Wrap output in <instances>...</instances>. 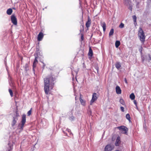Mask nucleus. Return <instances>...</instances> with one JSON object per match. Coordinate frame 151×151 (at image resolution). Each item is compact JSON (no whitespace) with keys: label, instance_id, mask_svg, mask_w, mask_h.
<instances>
[{"label":"nucleus","instance_id":"1","mask_svg":"<svg viewBox=\"0 0 151 151\" xmlns=\"http://www.w3.org/2000/svg\"><path fill=\"white\" fill-rule=\"evenodd\" d=\"M55 79V78L53 77L52 74L48 76L47 78H44V91L46 94H48L50 88L51 89L53 88Z\"/></svg>","mask_w":151,"mask_h":151},{"label":"nucleus","instance_id":"2","mask_svg":"<svg viewBox=\"0 0 151 151\" xmlns=\"http://www.w3.org/2000/svg\"><path fill=\"white\" fill-rule=\"evenodd\" d=\"M26 122V115L23 114L22 115V119L21 121V123H19L18 126V128L20 130V132L23 129L24 125Z\"/></svg>","mask_w":151,"mask_h":151},{"label":"nucleus","instance_id":"3","mask_svg":"<svg viewBox=\"0 0 151 151\" xmlns=\"http://www.w3.org/2000/svg\"><path fill=\"white\" fill-rule=\"evenodd\" d=\"M138 36L141 41L143 42L145 41V34L141 27L139 28L138 32Z\"/></svg>","mask_w":151,"mask_h":151},{"label":"nucleus","instance_id":"4","mask_svg":"<svg viewBox=\"0 0 151 151\" xmlns=\"http://www.w3.org/2000/svg\"><path fill=\"white\" fill-rule=\"evenodd\" d=\"M119 130L124 131V133L127 134L128 129L125 126H122L117 127Z\"/></svg>","mask_w":151,"mask_h":151},{"label":"nucleus","instance_id":"5","mask_svg":"<svg viewBox=\"0 0 151 151\" xmlns=\"http://www.w3.org/2000/svg\"><path fill=\"white\" fill-rule=\"evenodd\" d=\"M114 148L113 146L110 145H108L106 146L104 151H111L114 149Z\"/></svg>","mask_w":151,"mask_h":151},{"label":"nucleus","instance_id":"6","mask_svg":"<svg viewBox=\"0 0 151 151\" xmlns=\"http://www.w3.org/2000/svg\"><path fill=\"white\" fill-rule=\"evenodd\" d=\"M11 20L14 25H16L17 24V19L15 15H13L11 16Z\"/></svg>","mask_w":151,"mask_h":151},{"label":"nucleus","instance_id":"7","mask_svg":"<svg viewBox=\"0 0 151 151\" xmlns=\"http://www.w3.org/2000/svg\"><path fill=\"white\" fill-rule=\"evenodd\" d=\"M97 94L96 93H93L92 95V97L91 100V101L90 104L91 105L97 99Z\"/></svg>","mask_w":151,"mask_h":151},{"label":"nucleus","instance_id":"8","mask_svg":"<svg viewBox=\"0 0 151 151\" xmlns=\"http://www.w3.org/2000/svg\"><path fill=\"white\" fill-rule=\"evenodd\" d=\"M121 143L120 138L119 136L117 137L115 142V145L116 146H119Z\"/></svg>","mask_w":151,"mask_h":151},{"label":"nucleus","instance_id":"9","mask_svg":"<svg viewBox=\"0 0 151 151\" xmlns=\"http://www.w3.org/2000/svg\"><path fill=\"white\" fill-rule=\"evenodd\" d=\"M43 34L42 32H40L39 33L37 37L38 40L39 41L41 40L43 37Z\"/></svg>","mask_w":151,"mask_h":151},{"label":"nucleus","instance_id":"10","mask_svg":"<svg viewBox=\"0 0 151 151\" xmlns=\"http://www.w3.org/2000/svg\"><path fill=\"white\" fill-rule=\"evenodd\" d=\"M91 20L90 19L89 17H88V21L86 23V25L87 28L89 27L91 25Z\"/></svg>","mask_w":151,"mask_h":151},{"label":"nucleus","instance_id":"11","mask_svg":"<svg viewBox=\"0 0 151 151\" xmlns=\"http://www.w3.org/2000/svg\"><path fill=\"white\" fill-rule=\"evenodd\" d=\"M17 120L18 119L17 118V117H13V120L12 123V127H14L15 126Z\"/></svg>","mask_w":151,"mask_h":151},{"label":"nucleus","instance_id":"12","mask_svg":"<svg viewBox=\"0 0 151 151\" xmlns=\"http://www.w3.org/2000/svg\"><path fill=\"white\" fill-rule=\"evenodd\" d=\"M116 93L117 94H120L121 93V90L120 87L118 86L116 87Z\"/></svg>","mask_w":151,"mask_h":151},{"label":"nucleus","instance_id":"13","mask_svg":"<svg viewBox=\"0 0 151 151\" xmlns=\"http://www.w3.org/2000/svg\"><path fill=\"white\" fill-rule=\"evenodd\" d=\"M124 3L125 5L130 6L131 4L130 0H124Z\"/></svg>","mask_w":151,"mask_h":151},{"label":"nucleus","instance_id":"14","mask_svg":"<svg viewBox=\"0 0 151 151\" xmlns=\"http://www.w3.org/2000/svg\"><path fill=\"white\" fill-rule=\"evenodd\" d=\"M37 63H38V60H37V57H35V60L33 63V70L34 71H35L34 68L36 67V65Z\"/></svg>","mask_w":151,"mask_h":151},{"label":"nucleus","instance_id":"15","mask_svg":"<svg viewBox=\"0 0 151 151\" xmlns=\"http://www.w3.org/2000/svg\"><path fill=\"white\" fill-rule=\"evenodd\" d=\"M101 25L103 27V31L105 32L106 29V24L104 22L101 23Z\"/></svg>","mask_w":151,"mask_h":151},{"label":"nucleus","instance_id":"16","mask_svg":"<svg viewBox=\"0 0 151 151\" xmlns=\"http://www.w3.org/2000/svg\"><path fill=\"white\" fill-rule=\"evenodd\" d=\"M88 55L91 57H92L93 55V51L91 47H89V52Z\"/></svg>","mask_w":151,"mask_h":151},{"label":"nucleus","instance_id":"17","mask_svg":"<svg viewBox=\"0 0 151 151\" xmlns=\"http://www.w3.org/2000/svg\"><path fill=\"white\" fill-rule=\"evenodd\" d=\"M12 9L10 8L7 10L6 13L8 15H11L12 12Z\"/></svg>","mask_w":151,"mask_h":151},{"label":"nucleus","instance_id":"18","mask_svg":"<svg viewBox=\"0 0 151 151\" xmlns=\"http://www.w3.org/2000/svg\"><path fill=\"white\" fill-rule=\"evenodd\" d=\"M120 42L119 41H116L115 45V47L116 48H117L119 47V46L120 45Z\"/></svg>","mask_w":151,"mask_h":151},{"label":"nucleus","instance_id":"19","mask_svg":"<svg viewBox=\"0 0 151 151\" xmlns=\"http://www.w3.org/2000/svg\"><path fill=\"white\" fill-rule=\"evenodd\" d=\"M115 67L118 69L119 68L121 67L120 63L119 62L116 63L115 64Z\"/></svg>","mask_w":151,"mask_h":151},{"label":"nucleus","instance_id":"20","mask_svg":"<svg viewBox=\"0 0 151 151\" xmlns=\"http://www.w3.org/2000/svg\"><path fill=\"white\" fill-rule=\"evenodd\" d=\"M130 99L132 100L134 99L135 98V95L134 93H132L129 96Z\"/></svg>","mask_w":151,"mask_h":151},{"label":"nucleus","instance_id":"21","mask_svg":"<svg viewBox=\"0 0 151 151\" xmlns=\"http://www.w3.org/2000/svg\"><path fill=\"white\" fill-rule=\"evenodd\" d=\"M119 102L121 104H122V105L123 106L125 105V103L124 102V100L123 99H120Z\"/></svg>","mask_w":151,"mask_h":151},{"label":"nucleus","instance_id":"22","mask_svg":"<svg viewBox=\"0 0 151 151\" xmlns=\"http://www.w3.org/2000/svg\"><path fill=\"white\" fill-rule=\"evenodd\" d=\"M25 70L27 71L29 70V66L28 64L26 63L25 64L24 66Z\"/></svg>","mask_w":151,"mask_h":151},{"label":"nucleus","instance_id":"23","mask_svg":"<svg viewBox=\"0 0 151 151\" xmlns=\"http://www.w3.org/2000/svg\"><path fill=\"white\" fill-rule=\"evenodd\" d=\"M80 101L81 104L83 106L85 105V101H83L81 98H80Z\"/></svg>","mask_w":151,"mask_h":151},{"label":"nucleus","instance_id":"24","mask_svg":"<svg viewBox=\"0 0 151 151\" xmlns=\"http://www.w3.org/2000/svg\"><path fill=\"white\" fill-rule=\"evenodd\" d=\"M132 18H133V19L134 21V24H137V22H136L137 17H136V16L135 15L133 16Z\"/></svg>","mask_w":151,"mask_h":151},{"label":"nucleus","instance_id":"25","mask_svg":"<svg viewBox=\"0 0 151 151\" xmlns=\"http://www.w3.org/2000/svg\"><path fill=\"white\" fill-rule=\"evenodd\" d=\"M114 30L113 29H111L110 30V32L109 33V36H111L114 33Z\"/></svg>","mask_w":151,"mask_h":151},{"label":"nucleus","instance_id":"26","mask_svg":"<svg viewBox=\"0 0 151 151\" xmlns=\"http://www.w3.org/2000/svg\"><path fill=\"white\" fill-rule=\"evenodd\" d=\"M126 119H128L129 121V122L130 121V115L129 114H127L126 115Z\"/></svg>","mask_w":151,"mask_h":151},{"label":"nucleus","instance_id":"27","mask_svg":"<svg viewBox=\"0 0 151 151\" xmlns=\"http://www.w3.org/2000/svg\"><path fill=\"white\" fill-rule=\"evenodd\" d=\"M9 92L10 93V95L11 97H12L13 96V93L12 90L10 89H9Z\"/></svg>","mask_w":151,"mask_h":151},{"label":"nucleus","instance_id":"28","mask_svg":"<svg viewBox=\"0 0 151 151\" xmlns=\"http://www.w3.org/2000/svg\"><path fill=\"white\" fill-rule=\"evenodd\" d=\"M124 24L122 23H121L119 26V27L120 28H122L124 27Z\"/></svg>","mask_w":151,"mask_h":151},{"label":"nucleus","instance_id":"29","mask_svg":"<svg viewBox=\"0 0 151 151\" xmlns=\"http://www.w3.org/2000/svg\"><path fill=\"white\" fill-rule=\"evenodd\" d=\"M32 108H31L30 110H29L27 114L28 116H29L31 115V111H32L31 110H32Z\"/></svg>","mask_w":151,"mask_h":151},{"label":"nucleus","instance_id":"30","mask_svg":"<svg viewBox=\"0 0 151 151\" xmlns=\"http://www.w3.org/2000/svg\"><path fill=\"white\" fill-rule=\"evenodd\" d=\"M66 131H67L68 133H69V134L70 135H71V134H72L73 135V134L71 133L70 129H66Z\"/></svg>","mask_w":151,"mask_h":151},{"label":"nucleus","instance_id":"31","mask_svg":"<svg viewBox=\"0 0 151 151\" xmlns=\"http://www.w3.org/2000/svg\"><path fill=\"white\" fill-rule=\"evenodd\" d=\"M69 119L71 121H73L74 119V117L72 116L70 117L69 118Z\"/></svg>","mask_w":151,"mask_h":151},{"label":"nucleus","instance_id":"32","mask_svg":"<svg viewBox=\"0 0 151 151\" xmlns=\"http://www.w3.org/2000/svg\"><path fill=\"white\" fill-rule=\"evenodd\" d=\"M120 109L122 111L124 112V108L123 107L121 106L120 107Z\"/></svg>","mask_w":151,"mask_h":151},{"label":"nucleus","instance_id":"33","mask_svg":"<svg viewBox=\"0 0 151 151\" xmlns=\"http://www.w3.org/2000/svg\"><path fill=\"white\" fill-rule=\"evenodd\" d=\"M142 46H141L140 47V48L139 50L140 51V52L141 53V54L142 53Z\"/></svg>","mask_w":151,"mask_h":151},{"label":"nucleus","instance_id":"34","mask_svg":"<svg viewBox=\"0 0 151 151\" xmlns=\"http://www.w3.org/2000/svg\"><path fill=\"white\" fill-rule=\"evenodd\" d=\"M95 68L96 69L97 73H98L99 69V67H98L97 66H96L95 67Z\"/></svg>","mask_w":151,"mask_h":151},{"label":"nucleus","instance_id":"35","mask_svg":"<svg viewBox=\"0 0 151 151\" xmlns=\"http://www.w3.org/2000/svg\"><path fill=\"white\" fill-rule=\"evenodd\" d=\"M124 81H125V83L126 84H127L128 83H127V79L126 78H124Z\"/></svg>","mask_w":151,"mask_h":151},{"label":"nucleus","instance_id":"36","mask_svg":"<svg viewBox=\"0 0 151 151\" xmlns=\"http://www.w3.org/2000/svg\"><path fill=\"white\" fill-rule=\"evenodd\" d=\"M134 104H135L136 106H137V102L136 101V100H134Z\"/></svg>","mask_w":151,"mask_h":151},{"label":"nucleus","instance_id":"37","mask_svg":"<svg viewBox=\"0 0 151 151\" xmlns=\"http://www.w3.org/2000/svg\"><path fill=\"white\" fill-rule=\"evenodd\" d=\"M81 39L82 40H83V35H82L81 36Z\"/></svg>","mask_w":151,"mask_h":151},{"label":"nucleus","instance_id":"38","mask_svg":"<svg viewBox=\"0 0 151 151\" xmlns=\"http://www.w3.org/2000/svg\"><path fill=\"white\" fill-rule=\"evenodd\" d=\"M78 70L75 71V72L76 73V74H77V73H78Z\"/></svg>","mask_w":151,"mask_h":151},{"label":"nucleus","instance_id":"39","mask_svg":"<svg viewBox=\"0 0 151 151\" xmlns=\"http://www.w3.org/2000/svg\"><path fill=\"white\" fill-rule=\"evenodd\" d=\"M63 133L64 134H65L66 136H67V134L64 131H63Z\"/></svg>","mask_w":151,"mask_h":151},{"label":"nucleus","instance_id":"40","mask_svg":"<svg viewBox=\"0 0 151 151\" xmlns=\"http://www.w3.org/2000/svg\"><path fill=\"white\" fill-rule=\"evenodd\" d=\"M12 150V149L10 148L9 150H8V151H11V150Z\"/></svg>","mask_w":151,"mask_h":151},{"label":"nucleus","instance_id":"41","mask_svg":"<svg viewBox=\"0 0 151 151\" xmlns=\"http://www.w3.org/2000/svg\"><path fill=\"white\" fill-rule=\"evenodd\" d=\"M149 58L150 60H151V57L150 56H149Z\"/></svg>","mask_w":151,"mask_h":151},{"label":"nucleus","instance_id":"42","mask_svg":"<svg viewBox=\"0 0 151 151\" xmlns=\"http://www.w3.org/2000/svg\"><path fill=\"white\" fill-rule=\"evenodd\" d=\"M115 151H119L118 150H116Z\"/></svg>","mask_w":151,"mask_h":151},{"label":"nucleus","instance_id":"43","mask_svg":"<svg viewBox=\"0 0 151 151\" xmlns=\"http://www.w3.org/2000/svg\"><path fill=\"white\" fill-rule=\"evenodd\" d=\"M132 8H130V9L131 10V11H132Z\"/></svg>","mask_w":151,"mask_h":151},{"label":"nucleus","instance_id":"44","mask_svg":"<svg viewBox=\"0 0 151 151\" xmlns=\"http://www.w3.org/2000/svg\"><path fill=\"white\" fill-rule=\"evenodd\" d=\"M72 73H73V71L72 72Z\"/></svg>","mask_w":151,"mask_h":151},{"label":"nucleus","instance_id":"45","mask_svg":"<svg viewBox=\"0 0 151 151\" xmlns=\"http://www.w3.org/2000/svg\"><path fill=\"white\" fill-rule=\"evenodd\" d=\"M150 0L151 1V0Z\"/></svg>","mask_w":151,"mask_h":151}]
</instances>
